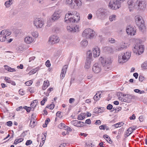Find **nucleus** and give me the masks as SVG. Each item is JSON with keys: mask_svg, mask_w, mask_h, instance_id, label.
<instances>
[{"mask_svg": "<svg viewBox=\"0 0 147 147\" xmlns=\"http://www.w3.org/2000/svg\"><path fill=\"white\" fill-rule=\"evenodd\" d=\"M71 123L72 124L75 126L79 127L82 126L81 123H82V122L81 121H79L76 120H74L72 121Z\"/></svg>", "mask_w": 147, "mask_h": 147, "instance_id": "a211bd4d", "label": "nucleus"}, {"mask_svg": "<svg viewBox=\"0 0 147 147\" xmlns=\"http://www.w3.org/2000/svg\"><path fill=\"white\" fill-rule=\"evenodd\" d=\"M61 112L60 111H58L56 114V116L59 117H60V115Z\"/></svg>", "mask_w": 147, "mask_h": 147, "instance_id": "0e129e2a", "label": "nucleus"}, {"mask_svg": "<svg viewBox=\"0 0 147 147\" xmlns=\"http://www.w3.org/2000/svg\"><path fill=\"white\" fill-rule=\"evenodd\" d=\"M77 13L75 11H71L68 12L66 13L65 15V22H67L68 19L69 18V16H72L74 15H76Z\"/></svg>", "mask_w": 147, "mask_h": 147, "instance_id": "f3484780", "label": "nucleus"}, {"mask_svg": "<svg viewBox=\"0 0 147 147\" xmlns=\"http://www.w3.org/2000/svg\"><path fill=\"white\" fill-rule=\"evenodd\" d=\"M16 71V70L15 69L11 68L9 67V70L8 71L12 72L15 71Z\"/></svg>", "mask_w": 147, "mask_h": 147, "instance_id": "052dcab7", "label": "nucleus"}, {"mask_svg": "<svg viewBox=\"0 0 147 147\" xmlns=\"http://www.w3.org/2000/svg\"><path fill=\"white\" fill-rule=\"evenodd\" d=\"M49 83L48 81H47L46 82L45 81H44L42 87V89L43 90H45L47 88V87L49 86Z\"/></svg>", "mask_w": 147, "mask_h": 147, "instance_id": "393cba45", "label": "nucleus"}, {"mask_svg": "<svg viewBox=\"0 0 147 147\" xmlns=\"http://www.w3.org/2000/svg\"><path fill=\"white\" fill-rule=\"evenodd\" d=\"M133 96L131 95L127 94V96L125 98V102H129L132 99Z\"/></svg>", "mask_w": 147, "mask_h": 147, "instance_id": "5701e85b", "label": "nucleus"}, {"mask_svg": "<svg viewBox=\"0 0 147 147\" xmlns=\"http://www.w3.org/2000/svg\"><path fill=\"white\" fill-rule=\"evenodd\" d=\"M65 3L71 7L75 8L81 5V2L79 0H66Z\"/></svg>", "mask_w": 147, "mask_h": 147, "instance_id": "423d86ee", "label": "nucleus"}, {"mask_svg": "<svg viewBox=\"0 0 147 147\" xmlns=\"http://www.w3.org/2000/svg\"><path fill=\"white\" fill-rule=\"evenodd\" d=\"M13 0H9L6 1L5 3V5L7 7H9L12 4Z\"/></svg>", "mask_w": 147, "mask_h": 147, "instance_id": "c85d7f7f", "label": "nucleus"}, {"mask_svg": "<svg viewBox=\"0 0 147 147\" xmlns=\"http://www.w3.org/2000/svg\"><path fill=\"white\" fill-rule=\"evenodd\" d=\"M64 128H65V129L67 130V131H71L72 130L71 129L70 127H69L65 125Z\"/></svg>", "mask_w": 147, "mask_h": 147, "instance_id": "8fccbe9b", "label": "nucleus"}, {"mask_svg": "<svg viewBox=\"0 0 147 147\" xmlns=\"http://www.w3.org/2000/svg\"><path fill=\"white\" fill-rule=\"evenodd\" d=\"M137 5L139 9L142 10H144L146 7V3L145 1L142 0H137L136 2V5Z\"/></svg>", "mask_w": 147, "mask_h": 147, "instance_id": "6e6552de", "label": "nucleus"}, {"mask_svg": "<svg viewBox=\"0 0 147 147\" xmlns=\"http://www.w3.org/2000/svg\"><path fill=\"white\" fill-rule=\"evenodd\" d=\"M103 137L107 139V141H111V139L107 135H105L103 136Z\"/></svg>", "mask_w": 147, "mask_h": 147, "instance_id": "79ce46f5", "label": "nucleus"}, {"mask_svg": "<svg viewBox=\"0 0 147 147\" xmlns=\"http://www.w3.org/2000/svg\"><path fill=\"white\" fill-rule=\"evenodd\" d=\"M85 117V113H82L80 114L78 116V119L79 120H82L84 119Z\"/></svg>", "mask_w": 147, "mask_h": 147, "instance_id": "cd10ccee", "label": "nucleus"}, {"mask_svg": "<svg viewBox=\"0 0 147 147\" xmlns=\"http://www.w3.org/2000/svg\"><path fill=\"white\" fill-rule=\"evenodd\" d=\"M7 125L9 126H11L12 125V123L11 121H9L7 122Z\"/></svg>", "mask_w": 147, "mask_h": 147, "instance_id": "338daca9", "label": "nucleus"}, {"mask_svg": "<svg viewBox=\"0 0 147 147\" xmlns=\"http://www.w3.org/2000/svg\"><path fill=\"white\" fill-rule=\"evenodd\" d=\"M113 108V106L110 104H109L107 107V109L108 110H111V109Z\"/></svg>", "mask_w": 147, "mask_h": 147, "instance_id": "864d4df0", "label": "nucleus"}, {"mask_svg": "<svg viewBox=\"0 0 147 147\" xmlns=\"http://www.w3.org/2000/svg\"><path fill=\"white\" fill-rule=\"evenodd\" d=\"M35 120L32 118V119L31 118L30 126L32 127H34L35 126Z\"/></svg>", "mask_w": 147, "mask_h": 147, "instance_id": "7c9ffc66", "label": "nucleus"}, {"mask_svg": "<svg viewBox=\"0 0 147 147\" xmlns=\"http://www.w3.org/2000/svg\"><path fill=\"white\" fill-rule=\"evenodd\" d=\"M93 98L95 101H97L99 100V98L98 96V93H96L95 95L94 96Z\"/></svg>", "mask_w": 147, "mask_h": 147, "instance_id": "ea45409f", "label": "nucleus"}, {"mask_svg": "<svg viewBox=\"0 0 147 147\" xmlns=\"http://www.w3.org/2000/svg\"><path fill=\"white\" fill-rule=\"evenodd\" d=\"M136 117L134 114H133L131 116L129 117L130 120H134L135 119Z\"/></svg>", "mask_w": 147, "mask_h": 147, "instance_id": "e2e57ef3", "label": "nucleus"}, {"mask_svg": "<svg viewBox=\"0 0 147 147\" xmlns=\"http://www.w3.org/2000/svg\"><path fill=\"white\" fill-rule=\"evenodd\" d=\"M67 29L68 31H69L70 32L73 31L74 30V29L72 27H71L70 26H67Z\"/></svg>", "mask_w": 147, "mask_h": 147, "instance_id": "a18cd8bd", "label": "nucleus"}, {"mask_svg": "<svg viewBox=\"0 0 147 147\" xmlns=\"http://www.w3.org/2000/svg\"><path fill=\"white\" fill-rule=\"evenodd\" d=\"M45 64L46 66L48 67H50L51 66V63L49 61V60H47Z\"/></svg>", "mask_w": 147, "mask_h": 147, "instance_id": "09e8293b", "label": "nucleus"}, {"mask_svg": "<svg viewBox=\"0 0 147 147\" xmlns=\"http://www.w3.org/2000/svg\"><path fill=\"white\" fill-rule=\"evenodd\" d=\"M4 80L6 82L9 83L11 84L12 85L14 86L16 85L15 82L14 81L11 80L9 78L5 77L4 79Z\"/></svg>", "mask_w": 147, "mask_h": 147, "instance_id": "4be33fe9", "label": "nucleus"}, {"mask_svg": "<svg viewBox=\"0 0 147 147\" xmlns=\"http://www.w3.org/2000/svg\"><path fill=\"white\" fill-rule=\"evenodd\" d=\"M34 24L36 28H41L44 24L43 22L40 18H35L33 21Z\"/></svg>", "mask_w": 147, "mask_h": 147, "instance_id": "1a4fd4ad", "label": "nucleus"}, {"mask_svg": "<svg viewBox=\"0 0 147 147\" xmlns=\"http://www.w3.org/2000/svg\"><path fill=\"white\" fill-rule=\"evenodd\" d=\"M59 30V28L58 27L54 28L53 29V30L54 32H58Z\"/></svg>", "mask_w": 147, "mask_h": 147, "instance_id": "13d9d810", "label": "nucleus"}, {"mask_svg": "<svg viewBox=\"0 0 147 147\" xmlns=\"http://www.w3.org/2000/svg\"><path fill=\"white\" fill-rule=\"evenodd\" d=\"M68 67V65H65L63 66V68L62 70L65 71H66Z\"/></svg>", "mask_w": 147, "mask_h": 147, "instance_id": "6e6d98bb", "label": "nucleus"}, {"mask_svg": "<svg viewBox=\"0 0 147 147\" xmlns=\"http://www.w3.org/2000/svg\"><path fill=\"white\" fill-rule=\"evenodd\" d=\"M92 31L91 32H89L88 35L87 36V37L91 38L93 37L94 35L95 32L92 29Z\"/></svg>", "mask_w": 147, "mask_h": 147, "instance_id": "2f4dec72", "label": "nucleus"}, {"mask_svg": "<svg viewBox=\"0 0 147 147\" xmlns=\"http://www.w3.org/2000/svg\"><path fill=\"white\" fill-rule=\"evenodd\" d=\"M32 143V142L30 140H28L26 141L25 144L26 146H28L31 144Z\"/></svg>", "mask_w": 147, "mask_h": 147, "instance_id": "de8ad7c7", "label": "nucleus"}, {"mask_svg": "<svg viewBox=\"0 0 147 147\" xmlns=\"http://www.w3.org/2000/svg\"><path fill=\"white\" fill-rule=\"evenodd\" d=\"M130 57L131 54L129 52L119 54L118 56L119 62L120 63H125L129 59Z\"/></svg>", "mask_w": 147, "mask_h": 147, "instance_id": "7ed1b4c3", "label": "nucleus"}, {"mask_svg": "<svg viewBox=\"0 0 147 147\" xmlns=\"http://www.w3.org/2000/svg\"><path fill=\"white\" fill-rule=\"evenodd\" d=\"M47 98H44L43 99V100L41 101L40 104L42 105H44L45 102L47 101Z\"/></svg>", "mask_w": 147, "mask_h": 147, "instance_id": "37998d69", "label": "nucleus"}, {"mask_svg": "<svg viewBox=\"0 0 147 147\" xmlns=\"http://www.w3.org/2000/svg\"><path fill=\"white\" fill-rule=\"evenodd\" d=\"M139 119L141 122H142L144 120L143 117L142 116H140L139 118Z\"/></svg>", "mask_w": 147, "mask_h": 147, "instance_id": "774afa93", "label": "nucleus"}, {"mask_svg": "<svg viewBox=\"0 0 147 147\" xmlns=\"http://www.w3.org/2000/svg\"><path fill=\"white\" fill-rule=\"evenodd\" d=\"M124 46H122V47H118L116 48L115 49V51H121V50L123 49L124 48H125Z\"/></svg>", "mask_w": 147, "mask_h": 147, "instance_id": "58836bf2", "label": "nucleus"}, {"mask_svg": "<svg viewBox=\"0 0 147 147\" xmlns=\"http://www.w3.org/2000/svg\"><path fill=\"white\" fill-rule=\"evenodd\" d=\"M33 32L32 33V34L34 37L36 38L38 37V34L37 32L33 31Z\"/></svg>", "mask_w": 147, "mask_h": 147, "instance_id": "a19ab883", "label": "nucleus"}, {"mask_svg": "<svg viewBox=\"0 0 147 147\" xmlns=\"http://www.w3.org/2000/svg\"><path fill=\"white\" fill-rule=\"evenodd\" d=\"M124 124V123L121 122L115 124L113 125V126H114L115 127H116V128H117L119 127V125H120V126H123Z\"/></svg>", "mask_w": 147, "mask_h": 147, "instance_id": "72a5a7b5", "label": "nucleus"}, {"mask_svg": "<svg viewBox=\"0 0 147 147\" xmlns=\"http://www.w3.org/2000/svg\"><path fill=\"white\" fill-rule=\"evenodd\" d=\"M91 123V121L90 119H87L85 121V123L88 124H90Z\"/></svg>", "mask_w": 147, "mask_h": 147, "instance_id": "680f3d73", "label": "nucleus"}, {"mask_svg": "<svg viewBox=\"0 0 147 147\" xmlns=\"http://www.w3.org/2000/svg\"><path fill=\"white\" fill-rule=\"evenodd\" d=\"M55 107V105L53 103V102H52V103L50 105H48L46 106V108H48L50 109H53Z\"/></svg>", "mask_w": 147, "mask_h": 147, "instance_id": "f704fd0d", "label": "nucleus"}, {"mask_svg": "<svg viewBox=\"0 0 147 147\" xmlns=\"http://www.w3.org/2000/svg\"><path fill=\"white\" fill-rule=\"evenodd\" d=\"M66 73V71H63V70H61V74L60 75V78L61 79H63L64 77L65 73Z\"/></svg>", "mask_w": 147, "mask_h": 147, "instance_id": "473e14b6", "label": "nucleus"}, {"mask_svg": "<svg viewBox=\"0 0 147 147\" xmlns=\"http://www.w3.org/2000/svg\"><path fill=\"white\" fill-rule=\"evenodd\" d=\"M128 5L131 7H134L135 5V0H128L127 1Z\"/></svg>", "mask_w": 147, "mask_h": 147, "instance_id": "412c9836", "label": "nucleus"}, {"mask_svg": "<svg viewBox=\"0 0 147 147\" xmlns=\"http://www.w3.org/2000/svg\"><path fill=\"white\" fill-rule=\"evenodd\" d=\"M81 44L82 47H85L87 45L88 42L86 40H83L81 42Z\"/></svg>", "mask_w": 147, "mask_h": 147, "instance_id": "c756f323", "label": "nucleus"}, {"mask_svg": "<svg viewBox=\"0 0 147 147\" xmlns=\"http://www.w3.org/2000/svg\"><path fill=\"white\" fill-rule=\"evenodd\" d=\"M108 12L105 9L100 8L96 11L97 16L101 19H105L107 16Z\"/></svg>", "mask_w": 147, "mask_h": 147, "instance_id": "39448f33", "label": "nucleus"}, {"mask_svg": "<svg viewBox=\"0 0 147 147\" xmlns=\"http://www.w3.org/2000/svg\"><path fill=\"white\" fill-rule=\"evenodd\" d=\"M75 100V99L74 98H70L69 99V102L70 103H72L74 102Z\"/></svg>", "mask_w": 147, "mask_h": 147, "instance_id": "bf43d9fd", "label": "nucleus"}, {"mask_svg": "<svg viewBox=\"0 0 147 147\" xmlns=\"http://www.w3.org/2000/svg\"><path fill=\"white\" fill-rule=\"evenodd\" d=\"M135 18L136 23L139 29L142 31L145 29V26L142 18L141 16H135Z\"/></svg>", "mask_w": 147, "mask_h": 147, "instance_id": "f03ea898", "label": "nucleus"}, {"mask_svg": "<svg viewBox=\"0 0 147 147\" xmlns=\"http://www.w3.org/2000/svg\"><path fill=\"white\" fill-rule=\"evenodd\" d=\"M101 63L104 67V69L106 71H109L111 69V67L109 66L111 64L112 61L110 58H103L101 57L100 58Z\"/></svg>", "mask_w": 147, "mask_h": 147, "instance_id": "f257e3e1", "label": "nucleus"}, {"mask_svg": "<svg viewBox=\"0 0 147 147\" xmlns=\"http://www.w3.org/2000/svg\"><path fill=\"white\" fill-rule=\"evenodd\" d=\"M80 20V17L78 16H75V17L72 18L71 17L70 18L68 19L67 22L68 23L69 22H78Z\"/></svg>", "mask_w": 147, "mask_h": 147, "instance_id": "ddd939ff", "label": "nucleus"}, {"mask_svg": "<svg viewBox=\"0 0 147 147\" xmlns=\"http://www.w3.org/2000/svg\"><path fill=\"white\" fill-rule=\"evenodd\" d=\"M141 67L143 69H147V61H145L142 64Z\"/></svg>", "mask_w": 147, "mask_h": 147, "instance_id": "c9c22d12", "label": "nucleus"}, {"mask_svg": "<svg viewBox=\"0 0 147 147\" xmlns=\"http://www.w3.org/2000/svg\"><path fill=\"white\" fill-rule=\"evenodd\" d=\"M144 79V77L141 76H140L139 78V81L140 82H142Z\"/></svg>", "mask_w": 147, "mask_h": 147, "instance_id": "3c124183", "label": "nucleus"}, {"mask_svg": "<svg viewBox=\"0 0 147 147\" xmlns=\"http://www.w3.org/2000/svg\"><path fill=\"white\" fill-rule=\"evenodd\" d=\"M32 83V82L31 81H28L25 82V84L26 85L29 86L31 85Z\"/></svg>", "mask_w": 147, "mask_h": 147, "instance_id": "49530a36", "label": "nucleus"}, {"mask_svg": "<svg viewBox=\"0 0 147 147\" xmlns=\"http://www.w3.org/2000/svg\"><path fill=\"white\" fill-rule=\"evenodd\" d=\"M65 126V124L63 123H61L58 126V127L60 129H62L63 128H64Z\"/></svg>", "mask_w": 147, "mask_h": 147, "instance_id": "c03bdc74", "label": "nucleus"}, {"mask_svg": "<svg viewBox=\"0 0 147 147\" xmlns=\"http://www.w3.org/2000/svg\"><path fill=\"white\" fill-rule=\"evenodd\" d=\"M93 54L94 57L98 56L100 54V49L98 47H96L93 49Z\"/></svg>", "mask_w": 147, "mask_h": 147, "instance_id": "2eb2a0df", "label": "nucleus"}, {"mask_svg": "<svg viewBox=\"0 0 147 147\" xmlns=\"http://www.w3.org/2000/svg\"><path fill=\"white\" fill-rule=\"evenodd\" d=\"M19 94L21 95H23L24 94V92L23 91V90L20 89L19 91Z\"/></svg>", "mask_w": 147, "mask_h": 147, "instance_id": "5fc2aeb1", "label": "nucleus"}, {"mask_svg": "<svg viewBox=\"0 0 147 147\" xmlns=\"http://www.w3.org/2000/svg\"><path fill=\"white\" fill-rule=\"evenodd\" d=\"M116 16L114 15H113L110 16L109 19L112 22L113 20H115L116 19Z\"/></svg>", "mask_w": 147, "mask_h": 147, "instance_id": "e433bc0d", "label": "nucleus"}, {"mask_svg": "<svg viewBox=\"0 0 147 147\" xmlns=\"http://www.w3.org/2000/svg\"><path fill=\"white\" fill-rule=\"evenodd\" d=\"M27 131H25L23 132L21 134L20 137H24L27 134Z\"/></svg>", "mask_w": 147, "mask_h": 147, "instance_id": "603ef678", "label": "nucleus"}, {"mask_svg": "<svg viewBox=\"0 0 147 147\" xmlns=\"http://www.w3.org/2000/svg\"><path fill=\"white\" fill-rule=\"evenodd\" d=\"M109 41L111 43H113L115 42V40L113 38L109 39Z\"/></svg>", "mask_w": 147, "mask_h": 147, "instance_id": "4d7b16f0", "label": "nucleus"}, {"mask_svg": "<svg viewBox=\"0 0 147 147\" xmlns=\"http://www.w3.org/2000/svg\"><path fill=\"white\" fill-rule=\"evenodd\" d=\"M11 33L10 32L8 31L7 30H3L0 33V41L1 42L5 41L6 39V37L9 36Z\"/></svg>", "mask_w": 147, "mask_h": 147, "instance_id": "0eeeda50", "label": "nucleus"}, {"mask_svg": "<svg viewBox=\"0 0 147 147\" xmlns=\"http://www.w3.org/2000/svg\"><path fill=\"white\" fill-rule=\"evenodd\" d=\"M92 29L90 28H88L84 30L83 33L82 35L84 36H86L87 37V36L88 35L89 32H92Z\"/></svg>", "mask_w": 147, "mask_h": 147, "instance_id": "6ab92c4d", "label": "nucleus"}, {"mask_svg": "<svg viewBox=\"0 0 147 147\" xmlns=\"http://www.w3.org/2000/svg\"><path fill=\"white\" fill-rule=\"evenodd\" d=\"M58 12H55L51 17V19L53 21H55L58 20L60 18V14Z\"/></svg>", "mask_w": 147, "mask_h": 147, "instance_id": "4468645a", "label": "nucleus"}, {"mask_svg": "<svg viewBox=\"0 0 147 147\" xmlns=\"http://www.w3.org/2000/svg\"><path fill=\"white\" fill-rule=\"evenodd\" d=\"M34 38L32 37L27 36L24 38L25 42L27 44H29L33 42Z\"/></svg>", "mask_w": 147, "mask_h": 147, "instance_id": "dca6fc26", "label": "nucleus"}, {"mask_svg": "<svg viewBox=\"0 0 147 147\" xmlns=\"http://www.w3.org/2000/svg\"><path fill=\"white\" fill-rule=\"evenodd\" d=\"M144 49V47L143 45L140 43H137L133 49V50L134 52L136 55H139L143 53Z\"/></svg>", "mask_w": 147, "mask_h": 147, "instance_id": "20e7f679", "label": "nucleus"}, {"mask_svg": "<svg viewBox=\"0 0 147 147\" xmlns=\"http://www.w3.org/2000/svg\"><path fill=\"white\" fill-rule=\"evenodd\" d=\"M87 58L86 59L92 60V51H88L87 52Z\"/></svg>", "mask_w": 147, "mask_h": 147, "instance_id": "a878e982", "label": "nucleus"}, {"mask_svg": "<svg viewBox=\"0 0 147 147\" xmlns=\"http://www.w3.org/2000/svg\"><path fill=\"white\" fill-rule=\"evenodd\" d=\"M59 38L55 36H51L50 37L49 41L51 42L52 44H54L59 42Z\"/></svg>", "mask_w": 147, "mask_h": 147, "instance_id": "f8f14e48", "label": "nucleus"}, {"mask_svg": "<svg viewBox=\"0 0 147 147\" xmlns=\"http://www.w3.org/2000/svg\"><path fill=\"white\" fill-rule=\"evenodd\" d=\"M119 100H120L122 102H125V98H123L121 97L120 96V97H119Z\"/></svg>", "mask_w": 147, "mask_h": 147, "instance_id": "69168bd1", "label": "nucleus"}, {"mask_svg": "<svg viewBox=\"0 0 147 147\" xmlns=\"http://www.w3.org/2000/svg\"><path fill=\"white\" fill-rule=\"evenodd\" d=\"M102 112H103V111L100 108L96 107L94 109V113H99Z\"/></svg>", "mask_w": 147, "mask_h": 147, "instance_id": "bb28decb", "label": "nucleus"}, {"mask_svg": "<svg viewBox=\"0 0 147 147\" xmlns=\"http://www.w3.org/2000/svg\"><path fill=\"white\" fill-rule=\"evenodd\" d=\"M126 32L128 34L131 35H134L136 31L135 28L132 26L129 25L128 26L126 29Z\"/></svg>", "mask_w": 147, "mask_h": 147, "instance_id": "9d476101", "label": "nucleus"}, {"mask_svg": "<svg viewBox=\"0 0 147 147\" xmlns=\"http://www.w3.org/2000/svg\"><path fill=\"white\" fill-rule=\"evenodd\" d=\"M92 70L95 73H99L101 70L100 65L97 63H95L93 65Z\"/></svg>", "mask_w": 147, "mask_h": 147, "instance_id": "9b49d317", "label": "nucleus"}, {"mask_svg": "<svg viewBox=\"0 0 147 147\" xmlns=\"http://www.w3.org/2000/svg\"><path fill=\"white\" fill-rule=\"evenodd\" d=\"M40 69V67H38L35 69L31 70L29 73L30 75H31L36 73Z\"/></svg>", "mask_w": 147, "mask_h": 147, "instance_id": "b1692460", "label": "nucleus"}, {"mask_svg": "<svg viewBox=\"0 0 147 147\" xmlns=\"http://www.w3.org/2000/svg\"><path fill=\"white\" fill-rule=\"evenodd\" d=\"M91 61L92 60L86 59L84 66V67L86 69H88L90 68V67Z\"/></svg>", "mask_w": 147, "mask_h": 147, "instance_id": "aec40b11", "label": "nucleus"}, {"mask_svg": "<svg viewBox=\"0 0 147 147\" xmlns=\"http://www.w3.org/2000/svg\"><path fill=\"white\" fill-rule=\"evenodd\" d=\"M135 129V128H132V127H130L127 130L128 131H130V133L128 135H127V136H129L132 132Z\"/></svg>", "mask_w": 147, "mask_h": 147, "instance_id": "4c0bfd02", "label": "nucleus"}]
</instances>
